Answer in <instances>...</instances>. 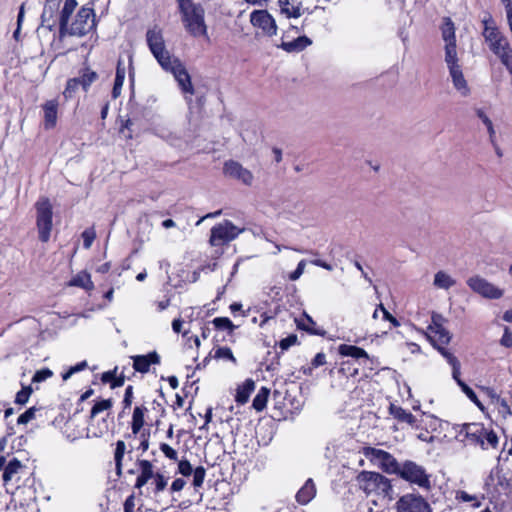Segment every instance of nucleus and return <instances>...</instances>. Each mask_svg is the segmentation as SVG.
Listing matches in <instances>:
<instances>
[{
  "label": "nucleus",
  "instance_id": "1",
  "mask_svg": "<svg viewBox=\"0 0 512 512\" xmlns=\"http://www.w3.org/2000/svg\"><path fill=\"white\" fill-rule=\"evenodd\" d=\"M360 488L367 495H376L383 501L393 500V488L391 481L377 472L362 471L357 477Z\"/></svg>",
  "mask_w": 512,
  "mask_h": 512
},
{
  "label": "nucleus",
  "instance_id": "2",
  "mask_svg": "<svg viewBox=\"0 0 512 512\" xmlns=\"http://www.w3.org/2000/svg\"><path fill=\"white\" fill-rule=\"evenodd\" d=\"M146 43L161 68H169L171 62L176 59L166 47L162 29L155 25L146 32Z\"/></svg>",
  "mask_w": 512,
  "mask_h": 512
},
{
  "label": "nucleus",
  "instance_id": "3",
  "mask_svg": "<svg viewBox=\"0 0 512 512\" xmlns=\"http://www.w3.org/2000/svg\"><path fill=\"white\" fill-rule=\"evenodd\" d=\"M186 31L193 37L208 38L205 10L201 4H194L180 11Z\"/></svg>",
  "mask_w": 512,
  "mask_h": 512
},
{
  "label": "nucleus",
  "instance_id": "4",
  "mask_svg": "<svg viewBox=\"0 0 512 512\" xmlns=\"http://www.w3.org/2000/svg\"><path fill=\"white\" fill-rule=\"evenodd\" d=\"M397 475L403 480L421 488H430V475L426 472L423 466L414 461L406 460L401 463Z\"/></svg>",
  "mask_w": 512,
  "mask_h": 512
},
{
  "label": "nucleus",
  "instance_id": "5",
  "mask_svg": "<svg viewBox=\"0 0 512 512\" xmlns=\"http://www.w3.org/2000/svg\"><path fill=\"white\" fill-rule=\"evenodd\" d=\"M245 231V228L235 226L231 221L224 220L211 229L209 243L211 246H223L235 240L239 234Z\"/></svg>",
  "mask_w": 512,
  "mask_h": 512
},
{
  "label": "nucleus",
  "instance_id": "6",
  "mask_svg": "<svg viewBox=\"0 0 512 512\" xmlns=\"http://www.w3.org/2000/svg\"><path fill=\"white\" fill-rule=\"evenodd\" d=\"M35 207L39 239L42 242H47L52 230V205L48 198H41L36 202Z\"/></svg>",
  "mask_w": 512,
  "mask_h": 512
},
{
  "label": "nucleus",
  "instance_id": "7",
  "mask_svg": "<svg viewBox=\"0 0 512 512\" xmlns=\"http://www.w3.org/2000/svg\"><path fill=\"white\" fill-rule=\"evenodd\" d=\"M473 427L471 433L468 434L470 436L469 446L480 447L482 450L497 448L499 438L492 429L486 428L482 423H473Z\"/></svg>",
  "mask_w": 512,
  "mask_h": 512
},
{
  "label": "nucleus",
  "instance_id": "8",
  "mask_svg": "<svg viewBox=\"0 0 512 512\" xmlns=\"http://www.w3.org/2000/svg\"><path fill=\"white\" fill-rule=\"evenodd\" d=\"M95 27V13L93 8L83 6L69 26L67 35L83 37Z\"/></svg>",
  "mask_w": 512,
  "mask_h": 512
},
{
  "label": "nucleus",
  "instance_id": "9",
  "mask_svg": "<svg viewBox=\"0 0 512 512\" xmlns=\"http://www.w3.org/2000/svg\"><path fill=\"white\" fill-rule=\"evenodd\" d=\"M364 454L384 472L388 474H398L401 464L389 452L374 447H368L365 449Z\"/></svg>",
  "mask_w": 512,
  "mask_h": 512
},
{
  "label": "nucleus",
  "instance_id": "10",
  "mask_svg": "<svg viewBox=\"0 0 512 512\" xmlns=\"http://www.w3.org/2000/svg\"><path fill=\"white\" fill-rule=\"evenodd\" d=\"M458 62V56L445 59L454 88L461 94V96L467 97L470 95V88L464 78L461 66Z\"/></svg>",
  "mask_w": 512,
  "mask_h": 512
},
{
  "label": "nucleus",
  "instance_id": "11",
  "mask_svg": "<svg viewBox=\"0 0 512 512\" xmlns=\"http://www.w3.org/2000/svg\"><path fill=\"white\" fill-rule=\"evenodd\" d=\"M467 285L479 295L488 299H499L503 296V290L480 276H473L467 280Z\"/></svg>",
  "mask_w": 512,
  "mask_h": 512
},
{
  "label": "nucleus",
  "instance_id": "12",
  "mask_svg": "<svg viewBox=\"0 0 512 512\" xmlns=\"http://www.w3.org/2000/svg\"><path fill=\"white\" fill-rule=\"evenodd\" d=\"M166 72H171L175 78V80L178 82L179 87L184 93L188 94H194V88L191 83V78L186 70L183 63L178 59H174L169 68H163Z\"/></svg>",
  "mask_w": 512,
  "mask_h": 512
},
{
  "label": "nucleus",
  "instance_id": "13",
  "mask_svg": "<svg viewBox=\"0 0 512 512\" xmlns=\"http://www.w3.org/2000/svg\"><path fill=\"white\" fill-rule=\"evenodd\" d=\"M398 512H432L427 501L419 495L406 494L397 502Z\"/></svg>",
  "mask_w": 512,
  "mask_h": 512
},
{
  "label": "nucleus",
  "instance_id": "14",
  "mask_svg": "<svg viewBox=\"0 0 512 512\" xmlns=\"http://www.w3.org/2000/svg\"><path fill=\"white\" fill-rule=\"evenodd\" d=\"M442 39L445 42V59L457 56L455 26L449 17L443 19L441 26Z\"/></svg>",
  "mask_w": 512,
  "mask_h": 512
},
{
  "label": "nucleus",
  "instance_id": "15",
  "mask_svg": "<svg viewBox=\"0 0 512 512\" xmlns=\"http://www.w3.org/2000/svg\"><path fill=\"white\" fill-rule=\"evenodd\" d=\"M253 26L260 28L268 36L276 35L277 25L275 19L266 10H256L250 15Z\"/></svg>",
  "mask_w": 512,
  "mask_h": 512
},
{
  "label": "nucleus",
  "instance_id": "16",
  "mask_svg": "<svg viewBox=\"0 0 512 512\" xmlns=\"http://www.w3.org/2000/svg\"><path fill=\"white\" fill-rule=\"evenodd\" d=\"M224 173L234 179L241 181L245 185H251L253 182V174L236 161H227L224 164Z\"/></svg>",
  "mask_w": 512,
  "mask_h": 512
},
{
  "label": "nucleus",
  "instance_id": "17",
  "mask_svg": "<svg viewBox=\"0 0 512 512\" xmlns=\"http://www.w3.org/2000/svg\"><path fill=\"white\" fill-rule=\"evenodd\" d=\"M61 0H47L41 14V26L52 31L56 26V15L59 11Z\"/></svg>",
  "mask_w": 512,
  "mask_h": 512
},
{
  "label": "nucleus",
  "instance_id": "18",
  "mask_svg": "<svg viewBox=\"0 0 512 512\" xmlns=\"http://www.w3.org/2000/svg\"><path fill=\"white\" fill-rule=\"evenodd\" d=\"M133 367L140 373H147L152 364L160 363V356L156 351L150 352L146 355L132 356Z\"/></svg>",
  "mask_w": 512,
  "mask_h": 512
},
{
  "label": "nucleus",
  "instance_id": "19",
  "mask_svg": "<svg viewBox=\"0 0 512 512\" xmlns=\"http://www.w3.org/2000/svg\"><path fill=\"white\" fill-rule=\"evenodd\" d=\"M77 6L76 0H66L59 17V38L67 36L69 18Z\"/></svg>",
  "mask_w": 512,
  "mask_h": 512
},
{
  "label": "nucleus",
  "instance_id": "20",
  "mask_svg": "<svg viewBox=\"0 0 512 512\" xmlns=\"http://www.w3.org/2000/svg\"><path fill=\"white\" fill-rule=\"evenodd\" d=\"M137 465L140 473L136 478L135 488L141 489L149 480L153 479L156 473H154L153 464L149 460H138Z\"/></svg>",
  "mask_w": 512,
  "mask_h": 512
},
{
  "label": "nucleus",
  "instance_id": "21",
  "mask_svg": "<svg viewBox=\"0 0 512 512\" xmlns=\"http://www.w3.org/2000/svg\"><path fill=\"white\" fill-rule=\"evenodd\" d=\"M44 110V127L45 129H52L57 122L58 102L56 100H49L43 104Z\"/></svg>",
  "mask_w": 512,
  "mask_h": 512
},
{
  "label": "nucleus",
  "instance_id": "22",
  "mask_svg": "<svg viewBox=\"0 0 512 512\" xmlns=\"http://www.w3.org/2000/svg\"><path fill=\"white\" fill-rule=\"evenodd\" d=\"M390 414L397 419L399 422L407 423L413 428H417V419L409 411L403 409L400 406L391 404L389 407Z\"/></svg>",
  "mask_w": 512,
  "mask_h": 512
},
{
  "label": "nucleus",
  "instance_id": "23",
  "mask_svg": "<svg viewBox=\"0 0 512 512\" xmlns=\"http://www.w3.org/2000/svg\"><path fill=\"white\" fill-rule=\"evenodd\" d=\"M312 44V41L307 36H299L298 38L285 42L283 41L279 47L288 53L301 52Z\"/></svg>",
  "mask_w": 512,
  "mask_h": 512
},
{
  "label": "nucleus",
  "instance_id": "24",
  "mask_svg": "<svg viewBox=\"0 0 512 512\" xmlns=\"http://www.w3.org/2000/svg\"><path fill=\"white\" fill-rule=\"evenodd\" d=\"M316 495V487L312 479H308L296 494L298 503L305 505L309 503Z\"/></svg>",
  "mask_w": 512,
  "mask_h": 512
},
{
  "label": "nucleus",
  "instance_id": "25",
  "mask_svg": "<svg viewBox=\"0 0 512 512\" xmlns=\"http://www.w3.org/2000/svg\"><path fill=\"white\" fill-rule=\"evenodd\" d=\"M429 332L430 334L427 336L434 347L447 345L451 340V334L444 327L436 328Z\"/></svg>",
  "mask_w": 512,
  "mask_h": 512
},
{
  "label": "nucleus",
  "instance_id": "26",
  "mask_svg": "<svg viewBox=\"0 0 512 512\" xmlns=\"http://www.w3.org/2000/svg\"><path fill=\"white\" fill-rule=\"evenodd\" d=\"M255 389V383L252 379H246L242 385L237 388L235 400L238 404H245L253 390Z\"/></svg>",
  "mask_w": 512,
  "mask_h": 512
},
{
  "label": "nucleus",
  "instance_id": "27",
  "mask_svg": "<svg viewBox=\"0 0 512 512\" xmlns=\"http://www.w3.org/2000/svg\"><path fill=\"white\" fill-rule=\"evenodd\" d=\"M489 396L492 400V403L494 405H496L497 407V410H498V413L503 417V418H508L510 416H512V412H511V408H510V405L508 404L507 400L500 397L496 392H494L493 390L489 391Z\"/></svg>",
  "mask_w": 512,
  "mask_h": 512
},
{
  "label": "nucleus",
  "instance_id": "28",
  "mask_svg": "<svg viewBox=\"0 0 512 512\" xmlns=\"http://www.w3.org/2000/svg\"><path fill=\"white\" fill-rule=\"evenodd\" d=\"M148 409L145 406H136L132 415L131 429L133 434L140 432L144 426V416Z\"/></svg>",
  "mask_w": 512,
  "mask_h": 512
},
{
  "label": "nucleus",
  "instance_id": "29",
  "mask_svg": "<svg viewBox=\"0 0 512 512\" xmlns=\"http://www.w3.org/2000/svg\"><path fill=\"white\" fill-rule=\"evenodd\" d=\"M339 354L346 357H352L355 359L368 358L367 352L357 346L342 344L338 348Z\"/></svg>",
  "mask_w": 512,
  "mask_h": 512
},
{
  "label": "nucleus",
  "instance_id": "30",
  "mask_svg": "<svg viewBox=\"0 0 512 512\" xmlns=\"http://www.w3.org/2000/svg\"><path fill=\"white\" fill-rule=\"evenodd\" d=\"M22 468V463L16 459V458H13L12 460H10L7 465L5 466L4 468V471H3V482L4 484H8L12 479L13 477L19 472V470Z\"/></svg>",
  "mask_w": 512,
  "mask_h": 512
},
{
  "label": "nucleus",
  "instance_id": "31",
  "mask_svg": "<svg viewBox=\"0 0 512 512\" xmlns=\"http://www.w3.org/2000/svg\"><path fill=\"white\" fill-rule=\"evenodd\" d=\"M473 423H465L462 425H457L454 427L455 430V439L464 444L465 446H469L468 442L470 439V436L468 435L471 433V430L473 429Z\"/></svg>",
  "mask_w": 512,
  "mask_h": 512
},
{
  "label": "nucleus",
  "instance_id": "32",
  "mask_svg": "<svg viewBox=\"0 0 512 512\" xmlns=\"http://www.w3.org/2000/svg\"><path fill=\"white\" fill-rule=\"evenodd\" d=\"M269 394L270 390L266 387H262L258 391L252 402V406L256 411L260 412L266 407Z\"/></svg>",
  "mask_w": 512,
  "mask_h": 512
},
{
  "label": "nucleus",
  "instance_id": "33",
  "mask_svg": "<svg viewBox=\"0 0 512 512\" xmlns=\"http://www.w3.org/2000/svg\"><path fill=\"white\" fill-rule=\"evenodd\" d=\"M434 285L437 287V288H441V289H449L450 287H452L453 285H455V280L451 278L450 275H448L446 272L444 271H439L435 274V277H434Z\"/></svg>",
  "mask_w": 512,
  "mask_h": 512
},
{
  "label": "nucleus",
  "instance_id": "34",
  "mask_svg": "<svg viewBox=\"0 0 512 512\" xmlns=\"http://www.w3.org/2000/svg\"><path fill=\"white\" fill-rule=\"evenodd\" d=\"M70 285L84 288L86 290L93 289L94 285L91 281L90 274L81 272L77 274L70 282Z\"/></svg>",
  "mask_w": 512,
  "mask_h": 512
},
{
  "label": "nucleus",
  "instance_id": "35",
  "mask_svg": "<svg viewBox=\"0 0 512 512\" xmlns=\"http://www.w3.org/2000/svg\"><path fill=\"white\" fill-rule=\"evenodd\" d=\"M78 81H80L81 88L84 91H87L93 82H95L98 78L96 72L92 71L89 68H85L82 74L79 77H76Z\"/></svg>",
  "mask_w": 512,
  "mask_h": 512
},
{
  "label": "nucleus",
  "instance_id": "36",
  "mask_svg": "<svg viewBox=\"0 0 512 512\" xmlns=\"http://www.w3.org/2000/svg\"><path fill=\"white\" fill-rule=\"evenodd\" d=\"M297 325L300 329H303V330L309 332L310 334L320 335V336L324 335L323 330L313 329V326H315V322L307 314H304V319L297 320Z\"/></svg>",
  "mask_w": 512,
  "mask_h": 512
},
{
  "label": "nucleus",
  "instance_id": "37",
  "mask_svg": "<svg viewBox=\"0 0 512 512\" xmlns=\"http://www.w3.org/2000/svg\"><path fill=\"white\" fill-rule=\"evenodd\" d=\"M484 24L485 28L483 31V36L489 45L502 37V34L498 31V29L496 27L490 26L488 21L484 20Z\"/></svg>",
  "mask_w": 512,
  "mask_h": 512
},
{
  "label": "nucleus",
  "instance_id": "38",
  "mask_svg": "<svg viewBox=\"0 0 512 512\" xmlns=\"http://www.w3.org/2000/svg\"><path fill=\"white\" fill-rule=\"evenodd\" d=\"M126 445L124 441L118 440L116 443V449L114 453V460L116 465L117 473L120 474L122 467V460L125 454Z\"/></svg>",
  "mask_w": 512,
  "mask_h": 512
},
{
  "label": "nucleus",
  "instance_id": "39",
  "mask_svg": "<svg viewBox=\"0 0 512 512\" xmlns=\"http://www.w3.org/2000/svg\"><path fill=\"white\" fill-rule=\"evenodd\" d=\"M476 115L478 118L483 122V124L486 126L487 131L489 133V137L491 142L494 141L495 138V130L492 121L490 118L486 115L483 109H476Z\"/></svg>",
  "mask_w": 512,
  "mask_h": 512
},
{
  "label": "nucleus",
  "instance_id": "40",
  "mask_svg": "<svg viewBox=\"0 0 512 512\" xmlns=\"http://www.w3.org/2000/svg\"><path fill=\"white\" fill-rule=\"evenodd\" d=\"M212 323L216 329L228 330L229 333H232L236 328L232 321L227 317H216L212 320Z\"/></svg>",
  "mask_w": 512,
  "mask_h": 512
},
{
  "label": "nucleus",
  "instance_id": "41",
  "mask_svg": "<svg viewBox=\"0 0 512 512\" xmlns=\"http://www.w3.org/2000/svg\"><path fill=\"white\" fill-rule=\"evenodd\" d=\"M81 87L80 81H78L77 78H72L67 81L65 90L63 91V96L66 100L71 99L74 94L79 90Z\"/></svg>",
  "mask_w": 512,
  "mask_h": 512
},
{
  "label": "nucleus",
  "instance_id": "42",
  "mask_svg": "<svg viewBox=\"0 0 512 512\" xmlns=\"http://www.w3.org/2000/svg\"><path fill=\"white\" fill-rule=\"evenodd\" d=\"M214 358L216 359H224L229 360L233 363H236V359L232 353V350L229 347H219L215 350Z\"/></svg>",
  "mask_w": 512,
  "mask_h": 512
},
{
  "label": "nucleus",
  "instance_id": "43",
  "mask_svg": "<svg viewBox=\"0 0 512 512\" xmlns=\"http://www.w3.org/2000/svg\"><path fill=\"white\" fill-rule=\"evenodd\" d=\"M153 479H154L153 484L155 485L153 492L155 495H157L166 488L168 479L161 473H156L154 475Z\"/></svg>",
  "mask_w": 512,
  "mask_h": 512
},
{
  "label": "nucleus",
  "instance_id": "44",
  "mask_svg": "<svg viewBox=\"0 0 512 512\" xmlns=\"http://www.w3.org/2000/svg\"><path fill=\"white\" fill-rule=\"evenodd\" d=\"M32 388L30 386H23L20 391L17 392L15 397V403L24 405L28 402L30 395L32 394Z\"/></svg>",
  "mask_w": 512,
  "mask_h": 512
},
{
  "label": "nucleus",
  "instance_id": "45",
  "mask_svg": "<svg viewBox=\"0 0 512 512\" xmlns=\"http://www.w3.org/2000/svg\"><path fill=\"white\" fill-rule=\"evenodd\" d=\"M193 474V486L195 488H199L203 485L205 476H206V470L203 466H198L194 471Z\"/></svg>",
  "mask_w": 512,
  "mask_h": 512
},
{
  "label": "nucleus",
  "instance_id": "46",
  "mask_svg": "<svg viewBox=\"0 0 512 512\" xmlns=\"http://www.w3.org/2000/svg\"><path fill=\"white\" fill-rule=\"evenodd\" d=\"M497 56L500 58L502 64L512 74V48L508 47V49L503 50Z\"/></svg>",
  "mask_w": 512,
  "mask_h": 512
},
{
  "label": "nucleus",
  "instance_id": "47",
  "mask_svg": "<svg viewBox=\"0 0 512 512\" xmlns=\"http://www.w3.org/2000/svg\"><path fill=\"white\" fill-rule=\"evenodd\" d=\"M112 407L111 399L101 400L94 404L91 409V417H95L98 413L108 410Z\"/></svg>",
  "mask_w": 512,
  "mask_h": 512
},
{
  "label": "nucleus",
  "instance_id": "48",
  "mask_svg": "<svg viewBox=\"0 0 512 512\" xmlns=\"http://www.w3.org/2000/svg\"><path fill=\"white\" fill-rule=\"evenodd\" d=\"M489 47L493 51L494 54L498 55L503 50L508 49V47H510V45H509L507 39L504 36H502L501 38L496 40V42H493L492 44H490Z\"/></svg>",
  "mask_w": 512,
  "mask_h": 512
},
{
  "label": "nucleus",
  "instance_id": "49",
  "mask_svg": "<svg viewBox=\"0 0 512 512\" xmlns=\"http://www.w3.org/2000/svg\"><path fill=\"white\" fill-rule=\"evenodd\" d=\"M53 376V372L49 368H43L35 372L32 382L40 383Z\"/></svg>",
  "mask_w": 512,
  "mask_h": 512
},
{
  "label": "nucleus",
  "instance_id": "50",
  "mask_svg": "<svg viewBox=\"0 0 512 512\" xmlns=\"http://www.w3.org/2000/svg\"><path fill=\"white\" fill-rule=\"evenodd\" d=\"M462 390V392L476 405L480 406L481 403L476 395V393L473 391L472 388H470L465 382H460L459 386Z\"/></svg>",
  "mask_w": 512,
  "mask_h": 512
},
{
  "label": "nucleus",
  "instance_id": "51",
  "mask_svg": "<svg viewBox=\"0 0 512 512\" xmlns=\"http://www.w3.org/2000/svg\"><path fill=\"white\" fill-rule=\"evenodd\" d=\"M194 469L192 468V465L190 462L186 459L180 460L178 463V472L182 474L183 476L187 477L192 474Z\"/></svg>",
  "mask_w": 512,
  "mask_h": 512
},
{
  "label": "nucleus",
  "instance_id": "52",
  "mask_svg": "<svg viewBox=\"0 0 512 512\" xmlns=\"http://www.w3.org/2000/svg\"><path fill=\"white\" fill-rule=\"evenodd\" d=\"M35 413H36V408L31 407V408L27 409L23 414H21L18 417L17 423L18 424H27L28 422H30L32 419L35 418Z\"/></svg>",
  "mask_w": 512,
  "mask_h": 512
},
{
  "label": "nucleus",
  "instance_id": "53",
  "mask_svg": "<svg viewBox=\"0 0 512 512\" xmlns=\"http://www.w3.org/2000/svg\"><path fill=\"white\" fill-rule=\"evenodd\" d=\"M445 318L438 313H433L431 317V324L428 326V330H434L436 328L443 327V323L445 322Z\"/></svg>",
  "mask_w": 512,
  "mask_h": 512
},
{
  "label": "nucleus",
  "instance_id": "54",
  "mask_svg": "<svg viewBox=\"0 0 512 512\" xmlns=\"http://www.w3.org/2000/svg\"><path fill=\"white\" fill-rule=\"evenodd\" d=\"M283 14H285L287 18H299L302 15L300 4L283 8Z\"/></svg>",
  "mask_w": 512,
  "mask_h": 512
},
{
  "label": "nucleus",
  "instance_id": "55",
  "mask_svg": "<svg viewBox=\"0 0 512 512\" xmlns=\"http://www.w3.org/2000/svg\"><path fill=\"white\" fill-rule=\"evenodd\" d=\"M160 450L163 452V454L170 460L176 461L178 459V454L176 450H174L171 446H169L166 443H162L160 445Z\"/></svg>",
  "mask_w": 512,
  "mask_h": 512
},
{
  "label": "nucleus",
  "instance_id": "56",
  "mask_svg": "<svg viewBox=\"0 0 512 512\" xmlns=\"http://www.w3.org/2000/svg\"><path fill=\"white\" fill-rule=\"evenodd\" d=\"M95 237H96V235H95V232L93 230H85L82 233L83 246L86 249H89L91 247Z\"/></svg>",
  "mask_w": 512,
  "mask_h": 512
},
{
  "label": "nucleus",
  "instance_id": "57",
  "mask_svg": "<svg viewBox=\"0 0 512 512\" xmlns=\"http://www.w3.org/2000/svg\"><path fill=\"white\" fill-rule=\"evenodd\" d=\"M305 266H306V261L301 260L298 263L297 268L292 273H290L289 279L291 281H296L297 279H299L301 277V275L304 273Z\"/></svg>",
  "mask_w": 512,
  "mask_h": 512
},
{
  "label": "nucleus",
  "instance_id": "58",
  "mask_svg": "<svg viewBox=\"0 0 512 512\" xmlns=\"http://www.w3.org/2000/svg\"><path fill=\"white\" fill-rule=\"evenodd\" d=\"M297 342V336L295 334H291L286 338L282 339L279 343V346L282 350H287Z\"/></svg>",
  "mask_w": 512,
  "mask_h": 512
},
{
  "label": "nucleus",
  "instance_id": "59",
  "mask_svg": "<svg viewBox=\"0 0 512 512\" xmlns=\"http://www.w3.org/2000/svg\"><path fill=\"white\" fill-rule=\"evenodd\" d=\"M132 401H133V386L129 385L125 389V394H124V399H123L124 409L130 408Z\"/></svg>",
  "mask_w": 512,
  "mask_h": 512
},
{
  "label": "nucleus",
  "instance_id": "60",
  "mask_svg": "<svg viewBox=\"0 0 512 512\" xmlns=\"http://www.w3.org/2000/svg\"><path fill=\"white\" fill-rule=\"evenodd\" d=\"M500 343L502 346L507 347V348L512 346V332L510 331V329L508 327L504 328V333L500 340Z\"/></svg>",
  "mask_w": 512,
  "mask_h": 512
},
{
  "label": "nucleus",
  "instance_id": "61",
  "mask_svg": "<svg viewBox=\"0 0 512 512\" xmlns=\"http://www.w3.org/2000/svg\"><path fill=\"white\" fill-rule=\"evenodd\" d=\"M135 507V496L131 494L124 502V512H134Z\"/></svg>",
  "mask_w": 512,
  "mask_h": 512
},
{
  "label": "nucleus",
  "instance_id": "62",
  "mask_svg": "<svg viewBox=\"0 0 512 512\" xmlns=\"http://www.w3.org/2000/svg\"><path fill=\"white\" fill-rule=\"evenodd\" d=\"M185 485L186 481L184 479L177 478L172 482L170 489L172 492H179L184 488Z\"/></svg>",
  "mask_w": 512,
  "mask_h": 512
},
{
  "label": "nucleus",
  "instance_id": "63",
  "mask_svg": "<svg viewBox=\"0 0 512 512\" xmlns=\"http://www.w3.org/2000/svg\"><path fill=\"white\" fill-rule=\"evenodd\" d=\"M325 363H326V355L322 352L317 353L312 360V366L315 368L322 366Z\"/></svg>",
  "mask_w": 512,
  "mask_h": 512
},
{
  "label": "nucleus",
  "instance_id": "64",
  "mask_svg": "<svg viewBox=\"0 0 512 512\" xmlns=\"http://www.w3.org/2000/svg\"><path fill=\"white\" fill-rule=\"evenodd\" d=\"M124 81L122 80H114V85L112 89V97L114 99L118 98L121 95L122 87H123Z\"/></svg>",
  "mask_w": 512,
  "mask_h": 512
}]
</instances>
